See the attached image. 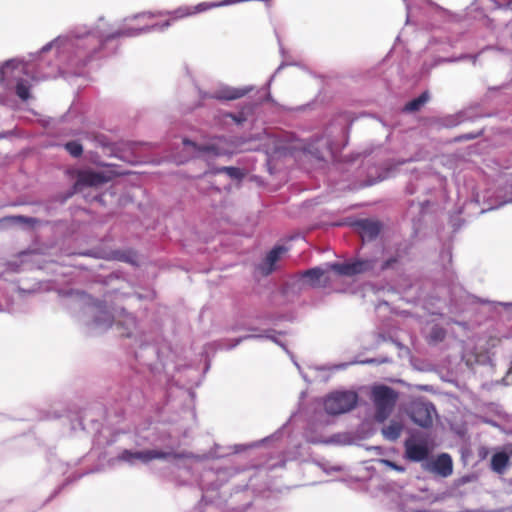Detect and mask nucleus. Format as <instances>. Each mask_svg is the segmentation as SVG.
<instances>
[{"mask_svg":"<svg viewBox=\"0 0 512 512\" xmlns=\"http://www.w3.org/2000/svg\"><path fill=\"white\" fill-rule=\"evenodd\" d=\"M371 398L375 406V420L382 423L392 413L398 393L389 386L377 385L372 388Z\"/></svg>","mask_w":512,"mask_h":512,"instance_id":"obj_1","label":"nucleus"},{"mask_svg":"<svg viewBox=\"0 0 512 512\" xmlns=\"http://www.w3.org/2000/svg\"><path fill=\"white\" fill-rule=\"evenodd\" d=\"M354 226L356 227L362 239L369 241L375 239L381 230L380 222L369 219L359 220L354 224Z\"/></svg>","mask_w":512,"mask_h":512,"instance_id":"obj_8","label":"nucleus"},{"mask_svg":"<svg viewBox=\"0 0 512 512\" xmlns=\"http://www.w3.org/2000/svg\"><path fill=\"white\" fill-rule=\"evenodd\" d=\"M382 462L387 465L388 467L392 468L393 470H396L398 472H404L405 471V468L403 466H400L398 464H396L395 462L393 461H390V460H382Z\"/></svg>","mask_w":512,"mask_h":512,"instance_id":"obj_24","label":"nucleus"},{"mask_svg":"<svg viewBox=\"0 0 512 512\" xmlns=\"http://www.w3.org/2000/svg\"><path fill=\"white\" fill-rule=\"evenodd\" d=\"M252 88H233V87H224L217 91H215L210 98L217 100H236L247 95Z\"/></svg>","mask_w":512,"mask_h":512,"instance_id":"obj_11","label":"nucleus"},{"mask_svg":"<svg viewBox=\"0 0 512 512\" xmlns=\"http://www.w3.org/2000/svg\"><path fill=\"white\" fill-rule=\"evenodd\" d=\"M287 252V248L284 246L274 247L265 257L264 261L260 264L259 269L265 276L271 274L275 270V264Z\"/></svg>","mask_w":512,"mask_h":512,"instance_id":"obj_10","label":"nucleus"},{"mask_svg":"<svg viewBox=\"0 0 512 512\" xmlns=\"http://www.w3.org/2000/svg\"><path fill=\"white\" fill-rule=\"evenodd\" d=\"M227 116L230 117L237 124H241L244 121H246V117L244 116L243 113H239V114L229 113V114H227Z\"/></svg>","mask_w":512,"mask_h":512,"instance_id":"obj_25","label":"nucleus"},{"mask_svg":"<svg viewBox=\"0 0 512 512\" xmlns=\"http://www.w3.org/2000/svg\"><path fill=\"white\" fill-rule=\"evenodd\" d=\"M429 96L427 92H423L420 96L417 98L409 101L406 105L404 110L408 112H415L420 110V108L428 101Z\"/></svg>","mask_w":512,"mask_h":512,"instance_id":"obj_16","label":"nucleus"},{"mask_svg":"<svg viewBox=\"0 0 512 512\" xmlns=\"http://www.w3.org/2000/svg\"><path fill=\"white\" fill-rule=\"evenodd\" d=\"M430 448L427 440H417L414 436L404 441V457L411 462H422L428 459Z\"/></svg>","mask_w":512,"mask_h":512,"instance_id":"obj_5","label":"nucleus"},{"mask_svg":"<svg viewBox=\"0 0 512 512\" xmlns=\"http://www.w3.org/2000/svg\"><path fill=\"white\" fill-rule=\"evenodd\" d=\"M16 94L21 100L27 101L30 98V85L28 82L23 80L18 81L16 85Z\"/></svg>","mask_w":512,"mask_h":512,"instance_id":"obj_18","label":"nucleus"},{"mask_svg":"<svg viewBox=\"0 0 512 512\" xmlns=\"http://www.w3.org/2000/svg\"><path fill=\"white\" fill-rule=\"evenodd\" d=\"M103 47V41L92 34H88L77 43V55L87 60L91 59Z\"/></svg>","mask_w":512,"mask_h":512,"instance_id":"obj_7","label":"nucleus"},{"mask_svg":"<svg viewBox=\"0 0 512 512\" xmlns=\"http://www.w3.org/2000/svg\"><path fill=\"white\" fill-rule=\"evenodd\" d=\"M65 149L68 153L77 158L80 157L83 153V147L78 141H69L65 144Z\"/></svg>","mask_w":512,"mask_h":512,"instance_id":"obj_20","label":"nucleus"},{"mask_svg":"<svg viewBox=\"0 0 512 512\" xmlns=\"http://www.w3.org/2000/svg\"><path fill=\"white\" fill-rule=\"evenodd\" d=\"M324 271L321 268L315 267L308 269L302 273V277L306 279L308 284L312 287H320L321 279L324 276Z\"/></svg>","mask_w":512,"mask_h":512,"instance_id":"obj_15","label":"nucleus"},{"mask_svg":"<svg viewBox=\"0 0 512 512\" xmlns=\"http://www.w3.org/2000/svg\"><path fill=\"white\" fill-rule=\"evenodd\" d=\"M430 470L444 478L450 476L453 472V461L451 456L447 453L438 455L431 463Z\"/></svg>","mask_w":512,"mask_h":512,"instance_id":"obj_9","label":"nucleus"},{"mask_svg":"<svg viewBox=\"0 0 512 512\" xmlns=\"http://www.w3.org/2000/svg\"><path fill=\"white\" fill-rule=\"evenodd\" d=\"M417 512H432V511H428V510H419Z\"/></svg>","mask_w":512,"mask_h":512,"instance_id":"obj_26","label":"nucleus"},{"mask_svg":"<svg viewBox=\"0 0 512 512\" xmlns=\"http://www.w3.org/2000/svg\"><path fill=\"white\" fill-rule=\"evenodd\" d=\"M435 412L433 404L429 402L417 401L413 402L410 407L411 420L423 427L428 428L433 424L432 414Z\"/></svg>","mask_w":512,"mask_h":512,"instance_id":"obj_6","label":"nucleus"},{"mask_svg":"<svg viewBox=\"0 0 512 512\" xmlns=\"http://www.w3.org/2000/svg\"><path fill=\"white\" fill-rule=\"evenodd\" d=\"M357 401L358 395L355 392H335L326 397L324 409L330 415H339L352 410Z\"/></svg>","mask_w":512,"mask_h":512,"instance_id":"obj_2","label":"nucleus"},{"mask_svg":"<svg viewBox=\"0 0 512 512\" xmlns=\"http://www.w3.org/2000/svg\"><path fill=\"white\" fill-rule=\"evenodd\" d=\"M398 262V257H390L389 259L385 260L381 266V270H387L391 268L394 264Z\"/></svg>","mask_w":512,"mask_h":512,"instance_id":"obj_23","label":"nucleus"},{"mask_svg":"<svg viewBox=\"0 0 512 512\" xmlns=\"http://www.w3.org/2000/svg\"><path fill=\"white\" fill-rule=\"evenodd\" d=\"M168 457H173L175 459H184L189 458L190 455L188 453H168L162 452L158 450H144V451H136L132 452L130 450H123L119 455V459L128 463H134L136 460L141 461L143 463H148L154 459H166Z\"/></svg>","mask_w":512,"mask_h":512,"instance_id":"obj_3","label":"nucleus"},{"mask_svg":"<svg viewBox=\"0 0 512 512\" xmlns=\"http://www.w3.org/2000/svg\"><path fill=\"white\" fill-rule=\"evenodd\" d=\"M183 143L185 145L192 146L193 148L197 149V151H199L201 153H213L215 155H220L221 154V152L214 145L198 146L195 142H193L191 140H188V139H184Z\"/></svg>","mask_w":512,"mask_h":512,"instance_id":"obj_17","label":"nucleus"},{"mask_svg":"<svg viewBox=\"0 0 512 512\" xmlns=\"http://www.w3.org/2000/svg\"><path fill=\"white\" fill-rule=\"evenodd\" d=\"M10 69H19L20 71H24L25 65L20 60H9L2 64V81L4 80V76L8 73Z\"/></svg>","mask_w":512,"mask_h":512,"instance_id":"obj_19","label":"nucleus"},{"mask_svg":"<svg viewBox=\"0 0 512 512\" xmlns=\"http://www.w3.org/2000/svg\"><path fill=\"white\" fill-rule=\"evenodd\" d=\"M375 266L374 259H357L352 262L333 263L331 270L342 276H354L372 270Z\"/></svg>","mask_w":512,"mask_h":512,"instance_id":"obj_4","label":"nucleus"},{"mask_svg":"<svg viewBox=\"0 0 512 512\" xmlns=\"http://www.w3.org/2000/svg\"><path fill=\"white\" fill-rule=\"evenodd\" d=\"M509 465V456L505 452H497L491 458V469L498 474H503Z\"/></svg>","mask_w":512,"mask_h":512,"instance_id":"obj_13","label":"nucleus"},{"mask_svg":"<svg viewBox=\"0 0 512 512\" xmlns=\"http://www.w3.org/2000/svg\"><path fill=\"white\" fill-rule=\"evenodd\" d=\"M403 431V424L398 421H391L387 426L382 428V435L389 441H396Z\"/></svg>","mask_w":512,"mask_h":512,"instance_id":"obj_14","label":"nucleus"},{"mask_svg":"<svg viewBox=\"0 0 512 512\" xmlns=\"http://www.w3.org/2000/svg\"><path fill=\"white\" fill-rule=\"evenodd\" d=\"M219 172H225L231 178L240 179L243 176L242 171L236 167H222L218 170Z\"/></svg>","mask_w":512,"mask_h":512,"instance_id":"obj_22","label":"nucleus"},{"mask_svg":"<svg viewBox=\"0 0 512 512\" xmlns=\"http://www.w3.org/2000/svg\"><path fill=\"white\" fill-rule=\"evenodd\" d=\"M105 182V178L101 173L93 171H83L78 175L75 183V189L79 186H97Z\"/></svg>","mask_w":512,"mask_h":512,"instance_id":"obj_12","label":"nucleus"},{"mask_svg":"<svg viewBox=\"0 0 512 512\" xmlns=\"http://www.w3.org/2000/svg\"><path fill=\"white\" fill-rule=\"evenodd\" d=\"M446 337V330L439 326H434L430 332L431 340L438 342L443 341Z\"/></svg>","mask_w":512,"mask_h":512,"instance_id":"obj_21","label":"nucleus"}]
</instances>
